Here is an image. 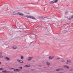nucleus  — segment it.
<instances>
[{"instance_id":"obj_9","label":"nucleus","mask_w":73,"mask_h":73,"mask_svg":"<svg viewBox=\"0 0 73 73\" xmlns=\"http://www.w3.org/2000/svg\"><path fill=\"white\" fill-rule=\"evenodd\" d=\"M14 71H15V72H19L20 71V69H15L14 70Z\"/></svg>"},{"instance_id":"obj_11","label":"nucleus","mask_w":73,"mask_h":73,"mask_svg":"<svg viewBox=\"0 0 73 73\" xmlns=\"http://www.w3.org/2000/svg\"><path fill=\"white\" fill-rule=\"evenodd\" d=\"M2 72H3V73H8L9 72V71H7V70H4L2 71Z\"/></svg>"},{"instance_id":"obj_6","label":"nucleus","mask_w":73,"mask_h":73,"mask_svg":"<svg viewBox=\"0 0 73 73\" xmlns=\"http://www.w3.org/2000/svg\"><path fill=\"white\" fill-rule=\"evenodd\" d=\"M63 67L64 68H66L67 69H69V67L66 65H64L63 66Z\"/></svg>"},{"instance_id":"obj_32","label":"nucleus","mask_w":73,"mask_h":73,"mask_svg":"<svg viewBox=\"0 0 73 73\" xmlns=\"http://www.w3.org/2000/svg\"><path fill=\"white\" fill-rule=\"evenodd\" d=\"M2 54V53H1V52L0 53V54Z\"/></svg>"},{"instance_id":"obj_24","label":"nucleus","mask_w":73,"mask_h":73,"mask_svg":"<svg viewBox=\"0 0 73 73\" xmlns=\"http://www.w3.org/2000/svg\"><path fill=\"white\" fill-rule=\"evenodd\" d=\"M10 69H15V68H10Z\"/></svg>"},{"instance_id":"obj_17","label":"nucleus","mask_w":73,"mask_h":73,"mask_svg":"<svg viewBox=\"0 0 73 73\" xmlns=\"http://www.w3.org/2000/svg\"><path fill=\"white\" fill-rule=\"evenodd\" d=\"M70 72H71V71H73V68H71L70 70H69Z\"/></svg>"},{"instance_id":"obj_33","label":"nucleus","mask_w":73,"mask_h":73,"mask_svg":"<svg viewBox=\"0 0 73 73\" xmlns=\"http://www.w3.org/2000/svg\"><path fill=\"white\" fill-rule=\"evenodd\" d=\"M0 64H1V62H0Z\"/></svg>"},{"instance_id":"obj_27","label":"nucleus","mask_w":73,"mask_h":73,"mask_svg":"<svg viewBox=\"0 0 73 73\" xmlns=\"http://www.w3.org/2000/svg\"><path fill=\"white\" fill-rule=\"evenodd\" d=\"M65 13H68V11H65Z\"/></svg>"},{"instance_id":"obj_30","label":"nucleus","mask_w":73,"mask_h":73,"mask_svg":"<svg viewBox=\"0 0 73 73\" xmlns=\"http://www.w3.org/2000/svg\"><path fill=\"white\" fill-rule=\"evenodd\" d=\"M60 73H64V72H61Z\"/></svg>"},{"instance_id":"obj_20","label":"nucleus","mask_w":73,"mask_h":73,"mask_svg":"<svg viewBox=\"0 0 73 73\" xmlns=\"http://www.w3.org/2000/svg\"><path fill=\"white\" fill-rule=\"evenodd\" d=\"M54 3H55V2H57L58 1V0H56L55 1H53Z\"/></svg>"},{"instance_id":"obj_19","label":"nucleus","mask_w":73,"mask_h":73,"mask_svg":"<svg viewBox=\"0 0 73 73\" xmlns=\"http://www.w3.org/2000/svg\"><path fill=\"white\" fill-rule=\"evenodd\" d=\"M41 18H42V19H46V18H47V17H42Z\"/></svg>"},{"instance_id":"obj_3","label":"nucleus","mask_w":73,"mask_h":73,"mask_svg":"<svg viewBox=\"0 0 73 73\" xmlns=\"http://www.w3.org/2000/svg\"><path fill=\"white\" fill-rule=\"evenodd\" d=\"M33 58V57H29L28 60V61H30L31 60H32V59Z\"/></svg>"},{"instance_id":"obj_14","label":"nucleus","mask_w":73,"mask_h":73,"mask_svg":"<svg viewBox=\"0 0 73 73\" xmlns=\"http://www.w3.org/2000/svg\"><path fill=\"white\" fill-rule=\"evenodd\" d=\"M46 63V64H47V65H50V63H49V62H47Z\"/></svg>"},{"instance_id":"obj_18","label":"nucleus","mask_w":73,"mask_h":73,"mask_svg":"<svg viewBox=\"0 0 73 73\" xmlns=\"http://www.w3.org/2000/svg\"><path fill=\"white\" fill-rule=\"evenodd\" d=\"M62 62H65V60L64 59H62L61 60Z\"/></svg>"},{"instance_id":"obj_15","label":"nucleus","mask_w":73,"mask_h":73,"mask_svg":"<svg viewBox=\"0 0 73 73\" xmlns=\"http://www.w3.org/2000/svg\"><path fill=\"white\" fill-rule=\"evenodd\" d=\"M67 61L68 62H69V63H70V62H71V60H67Z\"/></svg>"},{"instance_id":"obj_31","label":"nucleus","mask_w":73,"mask_h":73,"mask_svg":"<svg viewBox=\"0 0 73 73\" xmlns=\"http://www.w3.org/2000/svg\"><path fill=\"white\" fill-rule=\"evenodd\" d=\"M33 42H30V44H32V43Z\"/></svg>"},{"instance_id":"obj_28","label":"nucleus","mask_w":73,"mask_h":73,"mask_svg":"<svg viewBox=\"0 0 73 73\" xmlns=\"http://www.w3.org/2000/svg\"><path fill=\"white\" fill-rule=\"evenodd\" d=\"M71 18L73 19V15L71 16Z\"/></svg>"},{"instance_id":"obj_16","label":"nucleus","mask_w":73,"mask_h":73,"mask_svg":"<svg viewBox=\"0 0 73 73\" xmlns=\"http://www.w3.org/2000/svg\"><path fill=\"white\" fill-rule=\"evenodd\" d=\"M21 59H23L24 58V56L23 55H21Z\"/></svg>"},{"instance_id":"obj_5","label":"nucleus","mask_w":73,"mask_h":73,"mask_svg":"<svg viewBox=\"0 0 73 73\" xmlns=\"http://www.w3.org/2000/svg\"><path fill=\"white\" fill-rule=\"evenodd\" d=\"M54 56H53L52 57H51L50 56H49V60H52V59H53V58H54Z\"/></svg>"},{"instance_id":"obj_22","label":"nucleus","mask_w":73,"mask_h":73,"mask_svg":"<svg viewBox=\"0 0 73 73\" xmlns=\"http://www.w3.org/2000/svg\"><path fill=\"white\" fill-rule=\"evenodd\" d=\"M0 70H4V68H0Z\"/></svg>"},{"instance_id":"obj_2","label":"nucleus","mask_w":73,"mask_h":73,"mask_svg":"<svg viewBox=\"0 0 73 73\" xmlns=\"http://www.w3.org/2000/svg\"><path fill=\"white\" fill-rule=\"evenodd\" d=\"M18 47V46H14L12 47V48L14 49H17Z\"/></svg>"},{"instance_id":"obj_4","label":"nucleus","mask_w":73,"mask_h":73,"mask_svg":"<svg viewBox=\"0 0 73 73\" xmlns=\"http://www.w3.org/2000/svg\"><path fill=\"white\" fill-rule=\"evenodd\" d=\"M63 70V69L61 68H59L58 69H56V71L57 72H58V71H60V70Z\"/></svg>"},{"instance_id":"obj_10","label":"nucleus","mask_w":73,"mask_h":73,"mask_svg":"<svg viewBox=\"0 0 73 73\" xmlns=\"http://www.w3.org/2000/svg\"><path fill=\"white\" fill-rule=\"evenodd\" d=\"M5 59L7 60V61H9V60H10V58H9L8 57H5Z\"/></svg>"},{"instance_id":"obj_8","label":"nucleus","mask_w":73,"mask_h":73,"mask_svg":"<svg viewBox=\"0 0 73 73\" xmlns=\"http://www.w3.org/2000/svg\"><path fill=\"white\" fill-rule=\"evenodd\" d=\"M17 61L18 62H20V63H24V62H23V61L22 60H19V59H18L17 60Z\"/></svg>"},{"instance_id":"obj_13","label":"nucleus","mask_w":73,"mask_h":73,"mask_svg":"<svg viewBox=\"0 0 73 73\" xmlns=\"http://www.w3.org/2000/svg\"><path fill=\"white\" fill-rule=\"evenodd\" d=\"M53 3H54L53 1H51L50 2H49V3L50 4H52Z\"/></svg>"},{"instance_id":"obj_25","label":"nucleus","mask_w":73,"mask_h":73,"mask_svg":"<svg viewBox=\"0 0 73 73\" xmlns=\"http://www.w3.org/2000/svg\"><path fill=\"white\" fill-rule=\"evenodd\" d=\"M59 59H60V58H58L56 59V60H59Z\"/></svg>"},{"instance_id":"obj_1","label":"nucleus","mask_w":73,"mask_h":73,"mask_svg":"<svg viewBox=\"0 0 73 73\" xmlns=\"http://www.w3.org/2000/svg\"><path fill=\"white\" fill-rule=\"evenodd\" d=\"M24 17H26L27 18H31V19H33V20H36V19L35 18V17L30 15H26L24 16Z\"/></svg>"},{"instance_id":"obj_7","label":"nucleus","mask_w":73,"mask_h":73,"mask_svg":"<svg viewBox=\"0 0 73 73\" xmlns=\"http://www.w3.org/2000/svg\"><path fill=\"white\" fill-rule=\"evenodd\" d=\"M17 13V15H21V16H24V14L21 13H20V12H18Z\"/></svg>"},{"instance_id":"obj_23","label":"nucleus","mask_w":73,"mask_h":73,"mask_svg":"<svg viewBox=\"0 0 73 73\" xmlns=\"http://www.w3.org/2000/svg\"><path fill=\"white\" fill-rule=\"evenodd\" d=\"M68 20H71V19H72V17H71V18H69L68 19Z\"/></svg>"},{"instance_id":"obj_29","label":"nucleus","mask_w":73,"mask_h":73,"mask_svg":"<svg viewBox=\"0 0 73 73\" xmlns=\"http://www.w3.org/2000/svg\"><path fill=\"white\" fill-rule=\"evenodd\" d=\"M39 67H41L42 66V65H39Z\"/></svg>"},{"instance_id":"obj_21","label":"nucleus","mask_w":73,"mask_h":73,"mask_svg":"<svg viewBox=\"0 0 73 73\" xmlns=\"http://www.w3.org/2000/svg\"><path fill=\"white\" fill-rule=\"evenodd\" d=\"M2 57H3V56L1 55H0V58H2Z\"/></svg>"},{"instance_id":"obj_26","label":"nucleus","mask_w":73,"mask_h":73,"mask_svg":"<svg viewBox=\"0 0 73 73\" xmlns=\"http://www.w3.org/2000/svg\"><path fill=\"white\" fill-rule=\"evenodd\" d=\"M19 68H20V69H23V68L22 67H19Z\"/></svg>"},{"instance_id":"obj_12","label":"nucleus","mask_w":73,"mask_h":73,"mask_svg":"<svg viewBox=\"0 0 73 73\" xmlns=\"http://www.w3.org/2000/svg\"><path fill=\"white\" fill-rule=\"evenodd\" d=\"M25 67L26 68H29V67H30V65H25Z\"/></svg>"}]
</instances>
